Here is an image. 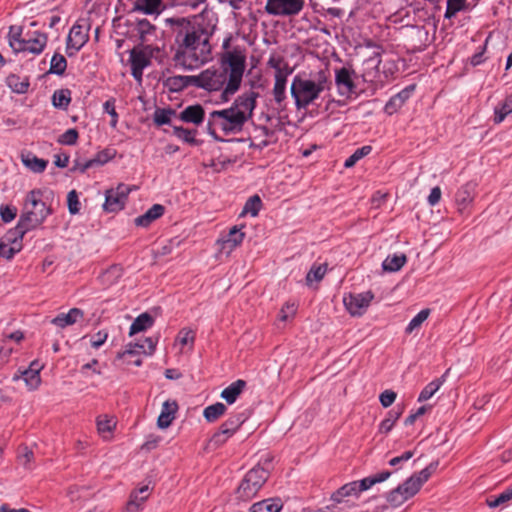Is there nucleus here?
I'll return each instance as SVG.
<instances>
[{"label": "nucleus", "mask_w": 512, "mask_h": 512, "mask_svg": "<svg viewBox=\"0 0 512 512\" xmlns=\"http://www.w3.org/2000/svg\"><path fill=\"white\" fill-rule=\"evenodd\" d=\"M178 411V404L175 400H166L162 404V409L160 415L157 419V426L160 429L168 428L173 420L175 419V415Z\"/></svg>", "instance_id": "19"}, {"label": "nucleus", "mask_w": 512, "mask_h": 512, "mask_svg": "<svg viewBox=\"0 0 512 512\" xmlns=\"http://www.w3.org/2000/svg\"><path fill=\"white\" fill-rule=\"evenodd\" d=\"M408 492L406 482L392 490L387 497L388 505H386V509L389 507L395 509L401 506L405 501L413 496L408 494Z\"/></svg>", "instance_id": "26"}, {"label": "nucleus", "mask_w": 512, "mask_h": 512, "mask_svg": "<svg viewBox=\"0 0 512 512\" xmlns=\"http://www.w3.org/2000/svg\"><path fill=\"white\" fill-rule=\"evenodd\" d=\"M325 73L321 71L317 82L296 76L291 85V95L298 109L307 108L328 86Z\"/></svg>", "instance_id": "5"}, {"label": "nucleus", "mask_w": 512, "mask_h": 512, "mask_svg": "<svg viewBox=\"0 0 512 512\" xmlns=\"http://www.w3.org/2000/svg\"><path fill=\"white\" fill-rule=\"evenodd\" d=\"M445 381V375H443L441 378L435 379L429 384H427L423 390L421 391L418 401L423 402L430 399L442 386V384Z\"/></svg>", "instance_id": "37"}, {"label": "nucleus", "mask_w": 512, "mask_h": 512, "mask_svg": "<svg viewBox=\"0 0 512 512\" xmlns=\"http://www.w3.org/2000/svg\"><path fill=\"white\" fill-rule=\"evenodd\" d=\"M269 477V472L259 466L249 470L241 481L237 495L244 501L254 498Z\"/></svg>", "instance_id": "8"}, {"label": "nucleus", "mask_w": 512, "mask_h": 512, "mask_svg": "<svg viewBox=\"0 0 512 512\" xmlns=\"http://www.w3.org/2000/svg\"><path fill=\"white\" fill-rule=\"evenodd\" d=\"M103 107L105 112H107L112 117V120L110 122L111 127L115 128L118 122V114L115 110L114 100H107L104 103Z\"/></svg>", "instance_id": "60"}, {"label": "nucleus", "mask_w": 512, "mask_h": 512, "mask_svg": "<svg viewBox=\"0 0 512 512\" xmlns=\"http://www.w3.org/2000/svg\"><path fill=\"white\" fill-rule=\"evenodd\" d=\"M205 111L200 104L187 106L180 112L179 118L183 122L200 125L204 121Z\"/></svg>", "instance_id": "23"}, {"label": "nucleus", "mask_w": 512, "mask_h": 512, "mask_svg": "<svg viewBox=\"0 0 512 512\" xmlns=\"http://www.w3.org/2000/svg\"><path fill=\"white\" fill-rule=\"evenodd\" d=\"M226 410L227 408L223 403L217 402L213 405L207 406L203 411V416L208 422H214L224 415Z\"/></svg>", "instance_id": "39"}, {"label": "nucleus", "mask_w": 512, "mask_h": 512, "mask_svg": "<svg viewBox=\"0 0 512 512\" xmlns=\"http://www.w3.org/2000/svg\"><path fill=\"white\" fill-rule=\"evenodd\" d=\"M17 215V208L10 205H2L0 207V216L3 222L9 223L15 219Z\"/></svg>", "instance_id": "56"}, {"label": "nucleus", "mask_w": 512, "mask_h": 512, "mask_svg": "<svg viewBox=\"0 0 512 512\" xmlns=\"http://www.w3.org/2000/svg\"><path fill=\"white\" fill-rule=\"evenodd\" d=\"M8 85L16 93H25L28 90L29 83L27 81H19V77L11 75L7 78Z\"/></svg>", "instance_id": "51"}, {"label": "nucleus", "mask_w": 512, "mask_h": 512, "mask_svg": "<svg viewBox=\"0 0 512 512\" xmlns=\"http://www.w3.org/2000/svg\"><path fill=\"white\" fill-rule=\"evenodd\" d=\"M382 482H384V471L344 484L331 495V500L340 504L348 502V498L358 499L362 492Z\"/></svg>", "instance_id": "7"}, {"label": "nucleus", "mask_w": 512, "mask_h": 512, "mask_svg": "<svg viewBox=\"0 0 512 512\" xmlns=\"http://www.w3.org/2000/svg\"><path fill=\"white\" fill-rule=\"evenodd\" d=\"M107 337H108V333L106 331L97 332L95 335H93V337L91 339V346L93 348H99L100 346H102L105 343Z\"/></svg>", "instance_id": "63"}, {"label": "nucleus", "mask_w": 512, "mask_h": 512, "mask_svg": "<svg viewBox=\"0 0 512 512\" xmlns=\"http://www.w3.org/2000/svg\"><path fill=\"white\" fill-rule=\"evenodd\" d=\"M245 68V52L235 47L221 55L219 68H208L195 75L196 87L209 92L221 91V100L228 102L239 91Z\"/></svg>", "instance_id": "2"}, {"label": "nucleus", "mask_w": 512, "mask_h": 512, "mask_svg": "<svg viewBox=\"0 0 512 512\" xmlns=\"http://www.w3.org/2000/svg\"><path fill=\"white\" fill-rule=\"evenodd\" d=\"M71 102V91L69 89L56 90L52 95V104L58 109H67Z\"/></svg>", "instance_id": "34"}, {"label": "nucleus", "mask_w": 512, "mask_h": 512, "mask_svg": "<svg viewBox=\"0 0 512 512\" xmlns=\"http://www.w3.org/2000/svg\"><path fill=\"white\" fill-rule=\"evenodd\" d=\"M164 85L171 92H179L187 88L188 86L196 87L195 75L183 76V75H175L168 77Z\"/></svg>", "instance_id": "22"}, {"label": "nucleus", "mask_w": 512, "mask_h": 512, "mask_svg": "<svg viewBox=\"0 0 512 512\" xmlns=\"http://www.w3.org/2000/svg\"><path fill=\"white\" fill-rule=\"evenodd\" d=\"M123 275V269L118 265H113L104 271L99 279L105 286H112L116 284Z\"/></svg>", "instance_id": "31"}, {"label": "nucleus", "mask_w": 512, "mask_h": 512, "mask_svg": "<svg viewBox=\"0 0 512 512\" xmlns=\"http://www.w3.org/2000/svg\"><path fill=\"white\" fill-rule=\"evenodd\" d=\"M439 463L438 461L430 463L427 467H425L423 470H421L418 474H415L411 476L409 479H407L406 485L408 489V494L415 495L423 483H425L430 476L436 471Z\"/></svg>", "instance_id": "15"}, {"label": "nucleus", "mask_w": 512, "mask_h": 512, "mask_svg": "<svg viewBox=\"0 0 512 512\" xmlns=\"http://www.w3.org/2000/svg\"><path fill=\"white\" fill-rule=\"evenodd\" d=\"M84 317V313L79 308H72L68 313H60L51 320V323L57 327L65 328L75 324Z\"/></svg>", "instance_id": "24"}, {"label": "nucleus", "mask_w": 512, "mask_h": 512, "mask_svg": "<svg viewBox=\"0 0 512 512\" xmlns=\"http://www.w3.org/2000/svg\"><path fill=\"white\" fill-rule=\"evenodd\" d=\"M21 27L11 26L9 31V45L15 53L29 52L39 55L47 45L48 37L45 33L35 31L32 35L26 34L21 38Z\"/></svg>", "instance_id": "6"}, {"label": "nucleus", "mask_w": 512, "mask_h": 512, "mask_svg": "<svg viewBox=\"0 0 512 512\" xmlns=\"http://www.w3.org/2000/svg\"><path fill=\"white\" fill-rule=\"evenodd\" d=\"M17 458H18L19 463L24 468H26V469L32 468L31 463L34 460V453L27 446H25V445L20 446Z\"/></svg>", "instance_id": "47"}, {"label": "nucleus", "mask_w": 512, "mask_h": 512, "mask_svg": "<svg viewBox=\"0 0 512 512\" xmlns=\"http://www.w3.org/2000/svg\"><path fill=\"white\" fill-rule=\"evenodd\" d=\"M50 214L51 209L42 201V192L37 189L31 190L26 196L17 226L8 232V235H13L9 236L8 240L15 242L17 238L22 239L28 231L41 225Z\"/></svg>", "instance_id": "4"}, {"label": "nucleus", "mask_w": 512, "mask_h": 512, "mask_svg": "<svg viewBox=\"0 0 512 512\" xmlns=\"http://www.w3.org/2000/svg\"><path fill=\"white\" fill-rule=\"evenodd\" d=\"M371 151L372 147L370 145L356 149L354 153L345 160L344 167L352 168L359 160L370 154Z\"/></svg>", "instance_id": "44"}, {"label": "nucleus", "mask_w": 512, "mask_h": 512, "mask_svg": "<svg viewBox=\"0 0 512 512\" xmlns=\"http://www.w3.org/2000/svg\"><path fill=\"white\" fill-rule=\"evenodd\" d=\"M153 323L154 319L150 314L142 313L131 324L129 334L134 335L141 331H145L146 329L150 328Z\"/></svg>", "instance_id": "33"}, {"label": "nucleus", "mask_w": 512, "mask_h": 512, "mask_svg": "<svg viewBox=\"0 0 512 512\" xmlns=\"http://www.w3.org/2000/svg\"><path fill=\"white\" fill-rule=\"evenodd\" d=\"M512 499V487L505 489L498 495H493L487 498V505L490 508H496L499 506H504Z\"/></svg>", "instance_id": "40"}, {"label": "nucleus", "mask_w": 512, "mask_h": 512, "mask_svg": "<svg viewBox=\"0 0 512 512\" xmlns=\"http://www.w3.org/2000/svg\"><path fill=\"white\" fill-rule=\"evenodd\" d=\"M403 409L397 405L389 411V417L386 418V432L392 427L393 423L401 416Z\"/></svg>", "instance_id": "61"}, {"label": "nucleus", "mask_w": 512, "mask_h": 512, "mask_svg": "<svg viewBox=\"0 0 512 512\" xmlns=\"http://www.w3.org/2000/svg\"><path fill=\"white\" fill-rule=\"evenodd\" d=\"M147 498L148 495L140 496L138 492L133 491L130 495V500L127 503V510L132 512L139 510Z\"/></svg>", "instance_id": "52"}, {"label": "nucleus", "mask_w": 512, "mask_h": 512, "mask_svg": "<svg viewBox=\"0 0 512 512\" xmlns=\"http://www.w3.org/2000/svg\"><path fill=\"white\" fill-rule=\"evenodd\" d=\"M174 135L189 144H196V130H190L179 126H173Z\"/></svg>", "instance_id": "46"}, {"label": "nucleus", "mask_w": 512, "mask_h": 512, "mask_svg": "<svg viewBox=\"0 0 512 512\" xmlns=\"http://www.w3.org/2000/svg\"><path fill=\"white\" fill-rule=\"evenodd\" d=\"M194 340H195V332L191 329L183 328L178 333L177 342H179V344L181 346L190 344L192 347L194 344Z\"/></svg>", "instance_id": "53"}, {"label": "nucleus", "mask_w": 512, "mask_h": 512, "mask_svg": "<svg viewBox=\"0 0 512 512\" xmlns=\"http://www.w3.org/2000/svg\"><path fill=\"white\" fill-rule=\"evenodd\" d=\"M414 453L412 451H406L402 455L393 457L389 460V465L394 467L395 470L399 469L404 462H407L409 459L413 457Z\"/></svg>", "instance_id": "59"}, {"label": "nucleus", "mask_w": 512, "mask_h": 512, "mask_svg": "<svg viewBox=\"0 0 512 512\" xmlns=\"http://www.w3.org/2000/svg\"><path fill=\"white\" fill-rule=\"evenodd\" d=\"M246 387V382L244 380H237L231 383L228 387H226L221 392V397L228 403L233 404L236 402L239 395L243 392Z\"/></svg>", "instance_id": "29"}, {"label": "nucleus", "mask_w": 512, "mask_h": 512, "mask_svg": "<svg viewBox=\"0 0 512 512\" xmlns=\"http://www.w3.org/2000/svg\"><path fill=\"white\" fill-rule=\"evenodd\" d=\"M165 9L163 0H137L135 10L147 15H159Z\"/></svg>", "instance_id": "28"}, {"label": "nucleus", "mask_w": 512, "mask_h": 512, "mask_svg": "<svg viewBox=\"0 0 512 512\" xmlns=\"http://www.w3.org/2000/svg\"><path fill=\"white\" fill-rule=\"evenodd\" d=\"M282 507V500L275 497L254 503L250 508V512H280Z\"/></svg>", "instance_id": "27"}, {"label": "nucleus", "mask_w": 512, "mask_h": 512, "mask_svg": "<svg viewBox=\"0 0 512 512\" xmlns=\"http://www.w3.org/2000/svg\"><path fill=\"white\" fill-rule=\"evenodd\" d=\"M407 263L404 253H395L386 257V272H397Z\"/></svg>", "instance_id": "36"}, {"label": "nucleus", "mask_w": 512, "mask_h": 512, "mask_svg": "<svg viewBox=\"0 0 512 512\" xmlns=\"http://www.w3.org/2000/svg\"><path fill=\"white\" fill-rule=\"evenodd\" d=\"M268 66L275 69V75L279 73L284 76H288L292 73V69L288 67V64L282 57L271 56L267 62Z\"/></svg>", "instance_id": "42"}, {"label": "nucleus", "mask_w": 512, "mask_h": 512, "mask_svg": "<svg viewBox=\"0 0 512 512\" xmlns=\"http://www.w3.org/2000/svg\"><path fill=\"white\" fill-rule=\"evenodd\" d=\"M373 299L370 291L362 293H349L343 297V303L352 316L362 315Z\"/></svg>", "instance_id": "13"}, {"label": "nucleus", "mask_w": 512, "mask_h": 512, "mask_svg": "<svg viewBox=\"0 0 512 512\" xmlns=\"http://www.w3.org/2000/svg\"><path fill=\"white\" fill-rule=\"evenodd\" d=\"M165 208L161 204H154L144 214L135 218L134 223L139 227H148L153 221L164 214Z\"/></svg>", "instance_id": "25"}, {"label": "nucleus", "mask_w": 512, "mask_h": 512, "mask_svg": "<svg viewBox=\"0 0 512 512\" xmlns=\"http://www.w3.org/2000/svg\"><path fill=\"white\" fill-rule=\"evenodd\" d=\"M67 68L66 58L60 54L55 53L50 61L49 73L56 75H63Z\"/></svg>", "instance_id": "41"}, {"label": "nucleus", "mask_w": 512, "mask_h": 512, "mask_svg": "<svg viewBox=\"0 0 512 512\" xmlns=\"http://www.w3.org/2000/svg\"><path fill=\"white\" fill-rule=\"evenodd\" d=\"M244 238L245 233L237 226H233L225 237L217 241L219 253L230 255L234 249L241 245Z\"/></svg>", "instance_id": "14"}, {"label": "nucleus", "mask_w": 512, "mask_h": 512, "mask_svg": "<svg viewBox=\"0 0 512 512\" xmlns=\"http://www.w3.org/2000/svg\"><path fill=\"white\" fill-rule=\"evenodd\" d=\"M304 0H267L265 12L275 17H294L304 8Z\"/></svg>", "instance_id": "10"}, {"label": "nucleus", "mask_w": 512, "mask_h": 512, "mask_svg": "<svg viewBox=\"0 0 512 512\" xmlns=\"http://www.w3.org/2000/svg\"><path fill=\"white\" fill-rule=\"evenodd\" d=\"M21 160H22V163L24 164V166L34 173L43 172L46 169L47 164H48L47 160L38 158L36 155H34L31 152L22 154Z\"/></svg>", "instance_id": "30"}, {"label": "nucleus", "mask_w": 512, "mask_h": 512, "mask_svg": "<svg viewBox=\"0 0 512 512\" xmlns=\"http://www.w3.org/2000/svg\"><path fill=\"white\" fill-rule=\"evenodd\" d=\"M154 51H159L152 45H138L129 52L131 74L137 81H142L143 70L151 64V56Z\"/></svg>", "instance_id": "9"}, {"label": "nucleus", "mask_w": 512, "mask_h": 512, "mask_svg": "<svg viewBox=\"0 0 512 512\" xmlns=\"http://www.w3.org/2000/svg\"><path fill=\"white\" fill-rule=\"evenodd\" d=\"M156 343L152 338H145L142 343H136L135 347L142 350L145 354H152L155 350Z\"/></svg>", "instance_id": "62"}, {"label": "nucleus", "mask_w": 512, "mask_h": 512, "mask_svg": "<svg viewBox=\"0 0 512 512\" xmlns=\"http://www.w3.org/2000/svg\"><path fill=\"white\" fill-rule=\"evenodd\" d=\"M257 97V92L247 91L239 95L229 108L212 111L207 122L208 133L215 140H220L216 128L221 129L224 135L240 133L253 116Z\"/></svg>", "instance_id": "3"}, {"label": "nucleus", "mask_w": 512, "mask_h": 512, "mask_svg": "<svg viewBox=\"0 0 512 512\" xmlns=\"http://www.w3.org/2000/svg\"><path fill=\"white\" fill-rule=\"evenodd\" d=\"M262 207L261 198L258 195L251 196L245 203L241 215L250 214L255 217Z\"/></svg>", "instance_id": "43"}, {"label": "nucleus", "mask_w": 512, "mask_h": 512, "mask_svg": "<svg viewBox=\"0 0 512 512\" xmlns=\"http://www.w3.org/2000/svg\"><path fill=\"white\" fill-rule=\"evenodd\" d=\"M165 22L173 37L172 60L176 67L192 71L211 60L212 31L199 17H172Z\"/></svg>", "instance_id": "1"}, {"label": "nucleus", "mask_w": 512, "mask_h": 512, "mask_svg": "<svg viewBox=\"0 0 512 512\" xmlns=\"http://www.w3.org/2000/svg\"><path fill=\"white\" fill-rule=\"evenodd\" d=\"M115 425L114 420L107 416L97 418V430L104 438H106L105 433H111Z\"/></svg>", "instance_id": "49"}, {"label": "nucleus", "mask_w": 512, "mask_h": 512, "mask_svg": "<svg viewBox=\"0 0 512 512\" xmlns=\"http://www.w3.org/2000/svg\"><path fill=\"white\" fill-rule=\"evenodd\" d=\"M352 73L353 72L345 67L336 70L335 84L341 96L351 95L356 88L352 78Z\"/></svg>", "instance_id": "17"}, {"label": "nucleus", "mask_w": 512, "mask_h": 512, "mask_svg": "<svg viewBox=\"0 0 512 512\" xmlns=\"http://www.w3.org/2000/svg\"><path fill=\"white\" fill-rule=\"evenodd\" d=\"M414 89L415 85H409L393 95L389 101L386 102V113L391 115L397 112L403 106L405 101L412 95Z\"/></svg>", "instance_id": "21"}, {"label": "nucleus", "mask_w": 512, "mask_h": 512, "mask_svg": "<svg viewBox=\"0 0 512 512\" xmlns=\"http://www.w3.org/2000/svg\"><path fill=\"white\" fill-rule=\"evenodd\" d=\"M173 114H175V112L171 109H157L154 112V122L158 126L168 124Z\"/></svg>", "instance_id": "50"}, {"label": "nucleus", "mask_w": 512, "mask_h": 512, "mask_svg": "<svg viewBox=\"0 0 512 512\" xmlns=\"http://www.w3.org/2000/svg\"><path fill=\"white\" fill-rule=\"evenodd\" d=\"M510 113H512V95L507 96L495 107L494 123L500 124Z\"/></svg>", "instance_id": "32"}, {"label": "nucleus", "mask_w": 512, "mask_h": 512, "mask_svg": "<svg viewBox=\"0 0 512 512\" xmlns=\"http://www.w3.org/2000/svg\"><path fill=\"white\" fill-rule=\"evenodd\" d=\"M327 272V265H313L306 275V284L311 285L313 282H319L323 279Z\"/></svg>", "instance_id": "45"}, {"label": "nucleus", "mask_w": 512, "mask_h": 512, "mask_svg": "<svg viewBox=\"0 0 512 512\" xmlns=\"http://www.w3.org/2000/svg\"><path fill=\"white\" fill-rule=\"evenodd\" d=\"M78 139V132L76 129L71 128L65 131L60 137H59V143L63 145H74L77 142Z\"/></svg>", "instance_id": "58"}, {"label": "nucleus", "mask_w": 512, "mask_h": 512, "mask_svg": "<svg viewBox=\"0 0 512 512\" xmlns=\"http://www.w3.org/2000/svg\"><path fill=\"white\" fill-rule=\"evenodd\" d=\"M440 199H441V189H440V187L436 186V187L432 188L427 201L430 206H435L436 204L439 203Z\"/></svg>", "instance_id": "64"}, {"label": "nucleus", "mask_w": 512, "mask_h": 512, "mask_svg": "<svg viewBox=\"0 0 512 512\" xmlns=\"http://www.w3.org/2000/svg\"><path fill=\"white\" fill-rule=\"evenodd\" d=\"M42 369V365L38 361H33L30 366L24 371L20 372V374H15L13 376V380H19L22 378L26 383V386L30 390L36 389L41 382L40 378V370Z\"/></svg>", "instance_id": "16"}, {"label": "nucleus", "mask_w": 512, "mask_h": 512, "mask_svg": "<svg viewBox=\"0 0 512 512\" xmlns=\"http://www.w3.org/2000/svg\"><path fill=\"white\" fill-rule=\"evenodd\" d=\"M476 186L475 182H467L458 189L455 195V201L459 211L462 212L473 202Z\"/></svg>", "instance_id": "18"}, {"label": "nucleus", "mask_w": 512, "mask_h": 512, "mask_svg": "<svg viewBox=\"0 0 512 512\" xmlns=\"http://www.w3.org/2000/svg\"><path fill=\"white\" fill-rule=\"evenodd\" d=\"M430 314L429 309H423L421 310L416 316L412 318V320L409 322L408 326L406 327V333L410 334L415 329L419 328L424 321L427 320L428 316Z\"/></svg>", "instance_id": "48"}, {"label": "nucleus", "mask_w": 512, "mask_h": 512, "mask_svg": "<svg viewBox=\"0 0 512 512\" xmlns=\"http://www.w3.org/2000/svg\"><path fill=\"white\" fill-rule=\"evenodd\" d=\"M287 77L288 76L281 75L280 73L278 75H275V83H274L272 92H273L274 100L278 104H281L284 101V99L286 98L285 90H286Z\"/></svg>", "instance_id": "35"}, {"label": "nucleus", "mask_w": 512, "mask_h": 512, "mask_svg": "<svg viewBox=\"0 0 512 512\" xmlns=\"http://www.w3.org/2000/svg\"><path fill=\"white\" fill-rule=\"evenodd\" d=\"M68 210L71 214H77L80 210V202L78 194L75 190H71L67 195Z\"/></svg>", "instance_id": "57"}, {"label": "nucleus", "mask_w": 512, "mask_h": 512, "mask_svg": "<svg viewBox=\"0 0 512 512\" xmlns=\"http://www.w3.org/2000/svg\"><path fill=\"white\" fill-rule=\"evenodd\" d=\"M296 311L297 305L294 302H287L280 310L279 319L281 321H287L295 316Z\"/></svg>", "instance_id": "54"}, {"label": "nucleus", "mask_w": 512, "mask_h": 512, "mask_svg": "<svg viewBox=\"0 0 512 512\" xmlns=\"http://www.w3.org/2000/svg\"><path fill=\"white\" fill-rule=\"evenodd\" d=\"M89 25H82L76 22L69 31L66 50L69 56L78 52L89 40Z\"/></svg>", "instance_id": "12"}, {"label": "nucleus", "mask_w": 512, "mask_h": 512, "mask_svg": "<svg viewBox=\"0 0 512 512\" xmlns=\"http://www.w3.org/2000/svg\"><path fill=\"white\" fill-rule=\"evenodd\" d=\"M232 434H229L222 426H220L219 430L214 433V435L210 439V443L216 447L223 445Z\"/></svg>", "instance_id": "55"}, {"label": "nucleus", "mask_w": 512, "mask_h": 512, "mask_svg": "<svg viewBox=\"0 0 512 512\" xmlns=\"http://www.w3.org/2000/svg\"><path fill=\"white\" fill-rule=\"evenodd\" d=\"M134 31L140 41L139 45H147L156 36V26L147 19H139L135 22Z\"/></svg>", "instance_id": "20"}, {"label": "nucleus", "mask_w": 512, "mask_h": 512, "mask_svg": "<svg viewBox=\"0 0 512 512\" xmlns=\"http://www.w3.org/2000/svg\"><path fill=\"white\" fill-rule=\"evenodd\" d=\"M247 416L244 413H237L230 416L224 423H222L223 429L229 434L234 433L240 428V426L246 421Z\"/></svg>", "instance_id": "38"}, {"label": "nucleus", "mask_w": 512, "mask_h": 512, "mask_svg": "<svg viewBox=\"0 0 512 512\" xmlns=\"http://www.w3.org/2000/svg\"><path fill=\"white\" fill-rule=\"evenodd\" d=\"M130 188L127 185L120 184L116 189H109L105 193V202L103 208L106 212H118L122 210L127 201Z\"/></svg>", "instance_id": "11"}]
</instances>
